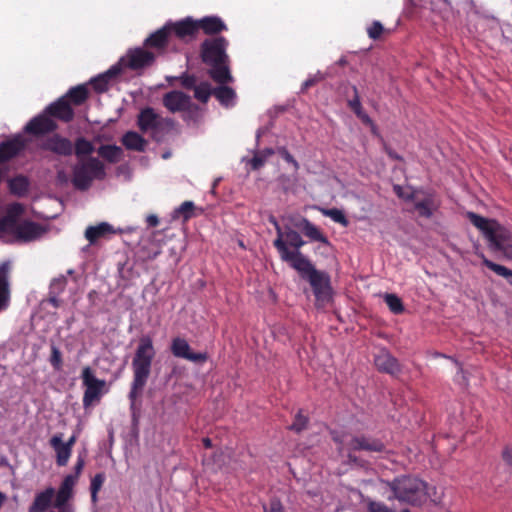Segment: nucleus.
Returning a JSON list of instances; mask_svg holds the SVG:
<instances>
[{"label":"nucleus","mask_w":512,"mask_h":512,"mask_svg":"<svg viewBox=\"0 0 512 512\" xmlns=\"http://www.w3.org/2000/svg\"><path fill=\"white\" fill-rule=\"evenodd\" d=\"M414 206L418 211L419 216L424 218H431L435 210L438 209L439 203L436 202L433 194L428 193L425 195L423 199H418L416 197Z\"/></svg>","instance_id":"nucleus-22"},{"label":"nucleus","mask_w":512,"mask_h":512,"mask_svg":"<svg viewBox=\"0 0 512 512\" xmlns=\"http://www.w3.org/2000/svg\"><path fill=\"white\" fill-rule=\"evenodd\" d=\"M73 491L69 488H66L60 485L58 492L55 494V502L54 506L58 509L64 508L65 504L72 497Z\"/></svg>","instance_id":"nucleus-45"},{"label":"nucleus","mask_w":512,"mask_h":512,"mask_svg":"<svg viewBox=\"0 0 512 512\" xmlns=\"http://www.w3.org/2000/svg\"><path fill=\"white\" fill-rule=\"evenodd\" d=\"M139 128H161L163 126V118L153 109L145 108L138 117Z\"/></svg>","instance_id":"nucleus-24"},{"label":"nucleus","mask_w":512,"mask_h":512,"mask_svg":"<svg viewBox=\"0 0 512 512\" xmlns=\"http://www.w3.org/2000/svg\"><path fill=\"white\" fill-rule=\"evenodd\" d=\"M105 176L103 163L97 158L90 157L74 166L72 183L76 189L85 191L90 188L94 179L102 180Z\"/></svg>","instance_id":"nucleus-6"},{"label":"nucleus","mask_w":512,"mask_h":512,"mask_svg":"<svg viewBox=\"0 0 512 512\" xmlns=\"http://www.w3.org/2000/svg\"><path fill=\"white\" fill-rule=\"evenodd\" d=\"M87 84L71 87L65 95L49 104L39 115L33 117L23 128H57L56 121L68 123L74 119L88 99Z\"/></svg>","instance_id":"nucleus-1"},{"label":"nucleus","mask_w":512,"mask_h":512,"mask_svg":"<svg viewBox=\"0 0 512 512\" xmlns=\"http://www.w3.org/2000/svg\"><path fill=\"white\" fill-rule=\"evenodd\" d=\"M266 162V156L256 153L250 160L249 165L252 170H259Z\"/></svg>","instance_id":"nucleus-54"},{"label":"nucleus","mask_w":512,"mask_h":512,"mask_svg":"<svg viewBox=\"0 0 512 512\" xmlns=\"http://www.w3.org/2000/svg\"><path fill=\"white\" fill-rule=\"evenodd\" d=\"M353 91H354V94H355L354 98L350 99L348 101V105L351 108V110L356 114V116L359 119H361V121H362V123L364 125H370L371 124V119L369 118V116L362 109L361 102H360L359 96L357 94L356 87H353Z\"/></svg>","instance_id":"nucleus-37"},{"label":"nucleus","mask_w":512,"mask_h":512,"mask_svg":"<svg viewBox=\"0 0 512 512\" xmlns=\"http://www.w3.org/2000/svg\"><path fill=\"white\" fill-rule=\"evenodd\" d=\"M50 364L55 370H61L63 366L62 353L55 345L51 346Z\"/></svg>","instance_id":"nucleus-50"},{"label":"nucleus","mask_w":512,"mask_h":512,"mask_svg":"<svg viewBox=\"0 0 512 512\" xmlns=\"http://www.w3.org/2000/svg\"><path fill=\"white\" fill-rule=\"evenodd\" d=\"M114 233L115 230L112 225L107 222H102L96 226H88L85 230V238L89 241L90 244H94L100 238Z\"/></svg>","instance_id":"nucleus-26"},{"label":"nucleus","mask_w":512,"mask_h":512,"mask_svg":"<svg viewBox=\"0 0 512 512\" xmlns=\"http://www.w3.org/2000/svg\"><path fill=\"white\" fill-rule=\"evenodd\" d=\"M264 512H286L281 501L278 499H272L270 502L263 506Z\"/></svg>","instance_id":"nucleus-53"},{"label":"nucleus","mask_w":512,"mask_h":512,"mask_svg":"<svg viewBox=\"0 0 512 512\" xmlns=\"http://www.w3.org/2000/svg\"><path fill=\"white\" fill-rule=\"evenodd\" d=\"M353 91H354V94H355L354 98L350 99L348 101V105L351 108V110L356 114V116L359 119H361V121H362V123L364 125H370L371 124V119L369 118V116L362 109L361 102H360L359 96L357 94L356 87H353Z\"/></svg>","instance_id":"nucleus-36"},{"label":"nucleus","mask_w":512,"mask_h":512,"mask_svg":"<svg viewBox=\"0 0 512 512\" xmlns=\"http://www.w3.org/2000/svg\"><path fill=\"white\" fill-rule=\"evenodd\" d=\"M24 211L23 204L19 202L11 203L6 207V214L0 219V238H6L9 231L20 223L19 218Z\"/></svg>","instance_id":"nucleus-14"},{"label":"nucleus","mask_w":512,"mask_h":512,"mask_svg":"<svg viewBox=\"0 0 512 512\" xmlns=\"http://www.w3.org/2000/svg\"><path fill=\"white\" fill-rule=\"evenodd\" d=\"M212 67L209 70L211 78L217 83L224 85L233 81L229 68L223 63L210 64Z\"/></svg>","instance_id":"nucleus-31"},{"label":"nucleus","mask_w":512,"mask_h":512,"mask_svg":"<svg viewBox=\"0 0 512 512\" xmlns=\"http://www.w3.org/2000/svg\"><path fill=\"white\" fill-rule=\"evenodd\" d=\"M191 98L181 91H170L163 96L164 106L171 112H183L189 107Z\"/></svg>","instance_id":"nucleus-17"},{"label":"nucleus","mask_w":512,"mask_h":512,"mask_svg":"<svg viewBox=\"0 0 512 512\" xmlns=\"http://www.w3.org/2000/svg\"><path fill=\"white\" fill-rule=\"evenodd\" d=\"M467 216L470 222L483 233L485 238L489 236V231H492L497 224L495 220H489L474 212H469Z\"/></svg>","instance_id":"nucleus-32"},{"label":"nucleus","mask_w":512,"mask_h":512,"mask_svg":"<svg viewBox=\"0 0 512 512\" xmlns=\"http://www.w3.org/2000/svg\"><path fill=\"white\" fill-rule=\"evenodd\" d=\"M30 187L29 179L20 174L8 180V189L10 193L17 197L25 196Z\"/></svg>","instance_id":"nucleus-28"},{"label":"nucleus","mask_w":512,"mask_h":512,"mask_svg":"<svg viewBox=\"0 0 512 512\" xmlns=\"http://www.w3.org/2000/svg\"><path fill=\"white\" fill-rule=\"evenodd\" d=\"M375 366L380 372L390 375H398L401 372V366L398 360L387 351L380 352L374 359Z\"/></svg>","instance_id":"nucleus-18"},{"label":"nucleus","mask_w":512,"mask_h":512,"mask_svg":"<svg viewBox=\"0 0 512 512\" xmlns=\"http://www.w3.org/2000/svg\"><path fill=\"white\" fill-rule=\"evenodd\" d=\"M367 32L370 38L377 39L383 32V26L380 22L374 21L372 25L368 28Z\"/></svg>","instance_id":"nucleus-55"},{"label":"nucleus","mask_w":512,"mask_h":512,"mask_svg":"<svg viewBox=\"0 0 512 512\" xmlns=\"http://www.w3.org/2000/svg\"><path fill=\"white\" fill-rule=\"evenodd\" d=\"M333 441L337 444V450L340 454L344 451H368L383 452L385 450L384 443L376 438L359 435L350 436L333 433Z\"/></svg>","instance_id":"nucleus-7"},{"label":"nucleus","mask_w":512,"mask_h":512,"mask_svg":"<svg viewBox=\"0 0 512 512\" xmlns=\"http://www.w3.org/2000/svg\"><path fill=\"white\" fill-rule=\"evenodd\" d=\"M154 61V54L142 48L130 50L125 56L121 57L119 62L120 69L130 68L139 70L150 66Z\"/></svg>","instance_id":"nucleus-12"},{"label":"nucleus","mask_w":512,"mask_h":512,"mask_svg":"<svg viewBox=\"0 0 512 512\" xmlns=\"http://www.w3.org/2000/svg\"><path fill=\"white\" fill-rule=\"evenodd\" d=\"M483 264L493 272H495L497 275L505 278L508 280L509 284L512 285V270L500 265L496 264L493 261L487 259L485 256H482Z\"/></svg>","instance_id":"nucleus-38"},{"label":"nucleus","mask_w":512,"mask_h":512,"mask_svg":"<svg viewBox=\"0 0 512 512\" xmlns=\"http://www.w3.org/2000/svg\"><path fill=\"white\" fill-rule=\"evenodd\" d=\"M85 465V460L82 456H78L77 461L74 466V473L72 475H77V478H79L83 468Z\"/></svg>","instance_id":"nucleus-61"},{"label":"nucleus","mask_w":512,"mask_h":512,"mask_svg":"<svg viewBox=\"0 0 512 512\" xmlns=\"http://www.w3.org/2000/svg\"><path fill=\"white\" fill-rule=\"evenodd\" d=\"M27 146V141L19 134L0 143V164L19 155Z\"/></svg>","instance_id":"nucleus-15"},{"label":"nucleus","mask_w":512,"mask_h":512,"mask_svg":"<svg viewBox=\"0 0 512 512\" xmlns=\"http://www.w3.org/2000/svg\"><path fill=\"white\" fill-rule=\"evenodd\" d=\"M82 384L85 387L82 403L85 410L98 404L104 393L106 386L105 380L95 377L93 370L89 366H85L81 373Z\"/></svg>","instance_id":"nucleus-8"},{"label":"nucleus","mask_w":512,"mask_h":512,"mask_svg":"<svg viewBox=\"0 0 512 512\" xmlns=\"http://www.w3.org/2000/svg\"><path fill=\"white\" fill-rule=\"evenodd\" d=\"M394 193L401 199H404L406 201H412L416 199V194H418V191H412V192H406L404 191L403 187L395 184L393 186Z\"/></svg>","instance_id":"nucleus-52"},{"label":"nucleus","mask_w":512,"mask_h":512,"mask_svg":"<svg viewBox=\"0 0 512 512\" xmlns=\"http://www.w3.org/2000/svg\"><path fill=\"white\" fill-rule=\"evenodd\" d=\"M294 226L300 229L302 233L311 241H316L323 243L325 245H329L328 238L320 231L318 227L311 223L307 218H301L299 222H296L294 224Z\"/></svg>","instance_id":"nucleus-20"},{"label":"nucleus","mask_w":512,"mask_h":512,"mask_svg":"<svg viewBox=\"0 0 512 512\" xmlns=\"http://www.w3.org/2000/svg\"><path fill=\"white\" fill-rule=\"evenodd\" d=\"M170 24H166L163 28L157 30L146 39V44L153 47H163L170 36Z\"/></svg>","instance_id":"nucleus-35"},{"label":"nucleus","mask_w":512,"mask_h":512,"mask_svg":"<svg viewBox=\"0 0 512 512\" xmlns=\"http://www.w3.org/2000/svg\"><path fill=\"white\" fill-rule=\"evenodd\" d=\"M213 90L209 83L202 82L194 87V96L202 103H206L213 94Z\"/></svg>","instance_id":"nucleus-42"},{"label":"nucleus","mask_w":512,"mask_h":512,"mask_svg":"<svg viewBox=\"0 0 512 512\" xmlns=\"http://www.w3.org/2000/svg\"><path fill=\"white\" fill-rule=\"evenodd\" d=\"M213 95L226 108L233 107L237 101L235 91L225 85H221L213 90Z\"/></svg>","instance_id":"nucleus-29"},{"label":"nucleus","mask_w":512,"mask_h":512,"mask_svg":"<svg viewBox=\"0 0 512 512\" xmlns=\"http://www.w3.org/2000/svg\"><path fill=\"white\" fill-rule=\"evenodd\" d=\"M9 262L0 264V310L8 308L10 303V284H9Z\"/></svg>","instance_id":"nucleus-19"},{"label":"nucleus","mask_w":512,"mask_h":512,"mask_svg":"<svg viewBox=\"0 0 512 512\" xmlns=\"http://www.w3.org/2000/svg\"><path fill=\"white\" fill-rule=\"evenodd\" d=\"M322 79V75L320 73H317L311 77H309L302 85V91L308 89L309 87L313 86L315 83L320 81Z\"/></svg>","instance_id":"nucleus-60"},{"label":"nucleus","mask_w":512,"mask_h":512,"mask_svg":"<svg viewBox=\"0 0 512 512\" xmlns=\"http://www.w3.org/2000/svg\"><path fill=\"white\" fill-rule=\"evenodd\" d=\"M323 214L325 216L330 217L336 223H339L343 226L348 225V220H347L346 216L344 215V213L341 210H339L337 208L323 210Z\"/></svg>","instance_id":"nucleus-49"},{"label":"nucleus","mask_w":512,"mask_h":512,"mask_svg":"<svg viewBox=\"0 0 512 512\" xmlns=\"http://www.w3.org/2000/svg\"><path fill=\"white\" fill-rule=\"evenodd\" d=\"M489 248L495 252H501L506 259H512V231L500 225L498 222L489 236L486 237Z\"/></svg>","instance_id":"nucleus-9"},{"label":"nucleus","mask_w":512,"mask_h":512,"mask_svg":"<svg viewBox=\"0 0 512 512\" xmlns=\"http://www.w3.org/2000/svg\"><path fill=\"white\" fill-rule=\"evenodd\" d=\"M381 483L392 491L393 495L388 497L390 501L397 499L410 505H420L428 497L427 483L417 477L402 475L392 481L381 480Z\"/></svg>","instance_id":"nucleus-3"},{"label":"nucleus","mask_w":512,"mask_h":512,"mask_svg":"<svg viewBox=\"0 0 512 512\" xmlns=\"http://www.w3.org/2000/svg\"><path fill=\"white\" fill-rule=\"evenodd\" d=\"M296 271L303 280L310 284L315 296L316 307H324L332 300L333 288L330 275L327 272L316 269L313 263L305 265Z\"/></svg>","instance_id":"nucleus-5"},{"label":"nucleus","mask_w":512,"mask_h":512,"mask_svg":"<svg viewBox=\"0 0 512 512\" xmlns=\"http://www.w3.org/2000/svg\"><path fill=\"white\" fill-rule=\"evenodd\" d=\"M156 351L153 340L149 335H144L139 339L138 346L132 359L133 379L130 386L128 398L130 401V410L135 414L136 402L141 398L144 388L152 370V362Z\"/></svg>","instance_id":"nucleus-2"},{"label":"nucleus","mask_w":512,"mask_h":512,"mask_svg":"<svg viewBox=\"0 0 512 512\" xmlns=\"http://www.w3.org/2000/svg\"><path fill=\"white\" fill-rule=\"evenodd\" d=\"M270 223L273 224L275 230H276V238L275 239H282L283 236H285L286 233V227L282 228L280 224L278 223L277 219L274 216H271L269 219Z\"/></svg>","instance_id":"nucleus-57"},{"label":"nucleus","mask_w":512,"mask_h":512,"mask_svg":"<svg viewBox=\"0 0 512 512\" xmlns=\"http://www.w3.org/2000/svg\"><path fill=\"white\" fill-rule=\"evenodd\" d=\"M171 352L177 358H182L195 363H204L208 359L207 353L192 352L189 343L181 337H176L171 343Z\"/></svg>","instance_id":"nucleus-13"},{"label":"nucleus","mask_w":512,"mask_h":512,"mask_svg":"<svg viewBox=\"0 0 512 512\" xmlns=\"http://www.w3.org/2000/svg\"><path fill=\"white\" fill-rule=\"evenodd\" d=\"M67 283V278L64 275H60L59 277L54 278L50 284L49 294L60 295L65 290Z\"/></svg>","instance_id":"nucleus-46"},{"label":"nucleus","mask_w":512,"mask_h":512,"mask_svg":"<svg viewBox=\"0 0 512 512\" xmlns=\"http://www.w3.org/2000/svg\"><path fill=\"white\" fill-rule=\"evenodd\" d=\"M54 496L55 490L52 487H48L44 491L36 494L28 512H45L52 504Z\"/></svg>","instance_id":"nucleus-23"},{"label":"nucleus","mask_w":512,"mask_h":512,"mask_svg":"<svg viewBox=\"0 0 512 512\" xmlns=\"http://www.w3.org/2000/svg\"><path fill=\"white\" fill-rule=\"evenodd\" d=\"M105 474L103 472L97 473L92 479L90 484L91 501L95 504L98 501V492L101 490L105 482Z\"/></svg>","instance_id":"nucleus-41"},{"label":"nucleus","mask_w":512,"mask_h":512,"mask_svg":"<svg viewBox=\"0 0 512 512\" xmlns=\"http://www.w3.org/2000/svg\"><path fill=\"white\" fill-rule=\"evenodd\" d=\"M384 301L392 313L401 314L404 311L402 300L396 294L386 293Z\"/></svg>","instance_id":"nucleus-43"},{"label":"nucleus","mask_w":512,"mask_h":512,"mask_svg":"<svg viewBox=\"0 0 512 512\" xmlns=\"http://www.w3.org/2000/svg\"><path fill=\"white\" fill-rule=\"evenodd\" d=\"M194 209L195 205L192 201H184L174 210V217H182L184 221H187L193 216Z\"/></svg>","instance_id":"nucleus-44"},{"label":"nucleus","mask_w":512,"mask_h":512,"mask_svg":"<svg viewBox=\"0 0 512 512\" xmlns=\"http://www.w3.org/2000/svg\"><path fill=\"white\" fill-rule=\"evenodd\" d=\"M347 452V462L349 464H359V458L353 454L354 451Z\"/></svg>","instance_id":"nucleus-63"},{"label":"nucleus","mask_w":512,"mask_h":512,"mask_svg":"<svg viewBox=\"0 0 512 512\" xmlns=\"http://www.w3.org/2000/svg\"><path fill=\"white\" fill-rule=\"evenodd\" d=\"M77 481H78L77 475L69 474V475L64 477L61 485L66 487V488H69V489H71L73 491V487L75 486Z\"/></svg>","instance_id":"nucleus-59"},{"label":"nucleus","mask_w":512,"mask_h":512,"mask_svg":"<svg viewBox=\"0 0 512 512\" xmlns=\"http://www.w3.org/2000/svg\"><path fill=\"white\" fill-rule=\"evenodd\" d=\"M122 144L128 150L137 152H144L147 146V141L138 133L133 130H128L122 137Z\"/></svg>","instance_id":"nucleus-27"},{"label":"nucleus","mask_w":512,"mask_h":512,"mask_svg":"<svg viewBox=\"0 0 512 512\" xmlns=\"http://www.w3.org/2000/svg\"><path fill=\"white\" fill-rule=\"evenodd\" d=\"M77 481H78L77 475L69 474V475L64 477L61 485L66 487V488H69V489H71L73 491V487L75 486Z\"/></svg>","instance_id":"nucleus-58"},{"label":"nucleus","mask_w":512,"mask_h":512,"mask_svg":"<svg viewBox=\"0 0 512 512\" xmlns=\"http://www.w3.org/2000/svg\"><path fill=\"white\" fill-rule=\"evenodd\" d=\"M46 232L47 229L43 225L24 220L9 231L6 238H10L12 242L28 243L40 239Z\"/></svg>","instance_id":"nucleus-10"},{"label":"nucleus","mask_w":512,"mask_h":512,"mask_svg":"<svg viewBox=\"0 0 512 512\" xmlns=\"http://www.w3.org/2000/svg\"><path fill=\"white\" fill-rule=\"evenodd\" d=\"M94 147L92 143L88 140L80 138L75 143V153L77 156L80 155H89L93 152Z\"/></svg>","instance_id":"nucleus-48"},{"label":"nucleus","mask_w":512,"mask_h":512,"mask_svg":"<svg viewBox=\"0 0 512 512\" xmlns=\"http://www.w3.org/2000/svg\"><path fill=\"white\" fill-rule=\"evenodd\" d=\"M48 147L55 153L61 155H70L73 151V145L70 140L55 136L48 142Z\"/></svg>","instance_id":"nucleus-33"},{"label":"nucleus","mask_w":512,"mask_h":512,"mask_svg":"<svg viewBox=\"0 0 512 512\" xmlns=\"http://www.w3.org/2000/svg\"><path fill=\"white\" fill-rule=\"evenodd\" d=\"M204 115V110L200 108L198 105L189 102V107L184 109L182 112V116L184 120L188 123H197Z\"/></svg>","instance_id":"nucleus-39"},{"label":"nucleus","mask_w":512,"mask_h":512,"mask_svg":"<svg viewBox=\"0 0 512 512\" xmlns=\"http://www.w3.org/2000/svg\"><path fill=\"white\" fill-rule=\"evenodd\" d=\"M170 36L174 34L177 38L189 41L193 39L198 31L197 22H194L191 18H186L184 20L178 21L176 23H169Z\"/></svg>","instance_id":"nucleus-16"},{"label":"nucleus","mask_w":512,"mask_h":512,"mask_svg":"<svg viewBox=\"0 0 512 512\" xmlns=\"http://www.w3.org/2000/svg\"><path fill=\"white\" fill-rule=\"evenodd\" d=\"M367 506L368 512H396L394 509L388 507L383 502L372 500L371 498H367L364 500Z\"/></svg>","instance_id":"nucleus-47"},{"label":"nucleus","mask_w":512,"mask_h":512,"mask_svg":"<svg viewBox=\"0 0 512 512\" xmlns=\"http://www.w3.org/2000/svg\"><path fill=\"white\" fill-rule=\"evenodd\" d=\"M502 460L507 465L512 467V446L506 445L502 450Z\"/></svg>","instance_id":"nucleus-56"},{"label":"nucleus","mask_w":512,"mask_h":512,"mask_svg":"<svg viewBox=\"0 0 512 512\" xmlns=\"http://www.w3.org/2000/svg\"><path fill=\"white\" fill-rule=\"evenodd\" d=\"M49 302H50L54 307H59V305H60V301H59V299H58V295H50Z\"/></svg>","instance_id":"nucleus-64"},{"label":"nucleus","mask_w":512,"mask_h":512,"mask_svg":"<svg viewBox=\"0 0 512 512\" xmlns=\"http://www.w3.org/2000/svg\"><path fill=\"white\" fill-rule=\"evenodd\" d=\"M148 226L156 227L159 224V219L156 215H149L146 219Z\"/></svg>","instance_id":"nucleus-62"},{"label":"nucleus","mask_w":512,"mask_h":512,"mask_svg":"<svg viewBox=\"0 0 512 512\" xmlns=\"http://www.w3.org/2000/svg\"><path fill=\"white\" fill-rule=\"evenodd\" d=\"M276 153H278L287 163H290L295 171L299 169V163L290 154L286 147H278Z\"/></svg>","instance_id":"nucleus-51"},{"label":"nucleus","mask_w":512,"mask_h":512,"mask_svg":"<svg viewBox=\"0 0 512 512\" xmlns=\"http://www.w3.org/2000/svg\"><path fill=\"white\" fill-rule=\"evenodd\" d=\"M98 154L108 162L116 163L120 161L123 150L116 145H101L98 149Z\"/></svg>","instance_id":"nucleus-34"},{"label":"nucleus","mask_w":512,"mask_h":512,"mask_svg":"<svg viewBox=\"0 0 512 512\" xmlns=\"http://www.w3.org/2000/svg\"><path fill=\"white\" fill-rule=\"evenodd\" d=\"M120 65L115 64L105 73L98 75L90 80V84L93 86L95 91L101 93L108 90L110 83L120 73Z\"/></svg>","instance_id":"nucleus-21"},{"label":"nucleus","mask_w":512,"mask_h":512,"mask_svg":"<svg viewBox=\"0 0 512 512\" xmlns=\"http://www.w3.org/2000/svg\"><path fill=\"white\" fill-rule=\"evenodd\" d=\"M306 244L301 235L290 227H286L285 236L282 239H275L273 246L277 250L280 259L286 262L292 269H301L309 265L311 260L301 252Z\"/></svg>","instance_id":"nucleus-4"},{"label":"nucleus","mask_w":512,"mask_h":512,"mask_svg":"<svg viewBox=\"0 0 512 512\" xmlns=\"http://www.w3.org/2000/svg\"><path fill=\"white\" fill-rule=\"evenodd\" d=\"M227 41L223 37L206 40L202 44V59L207 64H218L225 62L227 55L225 49Z\"/></svg>","instance_id":"nucleus-11"},{"label":"nucleus","mask_w":512,"mask_h":512,"mask_svg":"<svg viewBox=\"0 0 512 512\" xmlns=\"http://www.w3.org/2000/svg\"><path fill=\"white\" fill-rule=\"evenodd\" d=\"M309 424V417L307 415L303 414V411L300 409L292 422V424L288 427L289 430L295 432V433H301L305 429H307Z\"/></svg>","instance_id":"nucleus-40"},{"label":"nucleus","mask_w":512,"mask_h":512,"mask_svg":"<svg viewBox=\"0 0 512 512\" xmlns=\"http://www.w3.org/2000/svg\"><path fill=\"white\" fill-rule=\"evenodd\" d=\"M197 25L198 29L201 28L206 34H215L226 29L224 22L216 16L204 17Z\"/></svg>","instance_id":"nucleus-30"},{"label":"nucleus","mask_w":512,"mask_h":512,"mask_svg":"<svg viewBox=\"0 0 512 512\" xmlns=\"http://www.w3.org/2000/svg\"><path fill=\"white\" fill-rule=\"evenodd\" d=\"M50 445L56 452V463L58 466H66L71 456L70 448L62 441V435L56 434L50 439Z\"/></svg>","instance_id":"nucleus-25"}]
</instances>
